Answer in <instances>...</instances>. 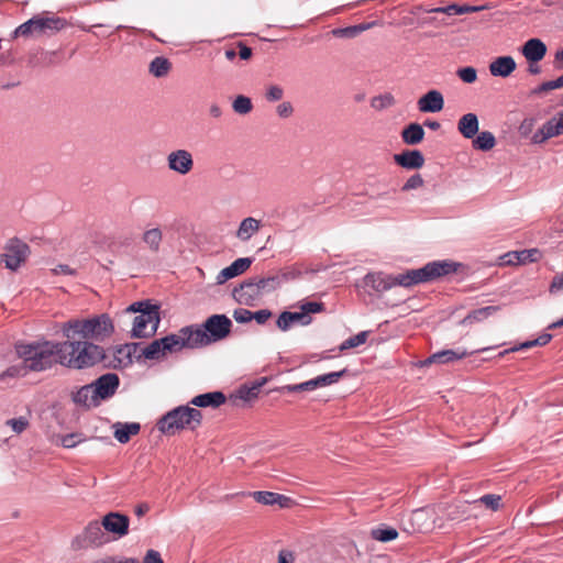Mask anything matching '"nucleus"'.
<instances>
[{
  "mask_svg": "<svg viewBox=\"0 0 563 563\" xmlns=\"http://www.w3.org/2000/svg\"><path fill=\"white\" fill-rule=\"evenodd\" d=\"M461 264L443 260L427 263L417 269H408L398 275L386 274L383 272L367 273L358 285L368 295H380L395 286L411 287L418 284L431 283L440 277L456 273Z\"/></svg>",
  "mask_w": 563,
  "mask_h": 563,
  "instance_id": "nucleus-1",
  "label": "nucleus"
},
{
  "mask_svg": "<svg viewBox=\"0 0 563 563\" xmlns=\"http://www.w3.org/2000/svg\"><path fill=\"white\" fill-rule=\"evenodd\" d=\"M15 352L27 364L31 372H43L60 364L63 342L41 340L16 344Z\"/></svg>",
  "mask_w": 563,
  "mask_h": 563,
  "instance_id": "nucleus-2",
  "label": "nucleus"
},
{
  "mask_svg": "<svg viewBox=\"0 0 563 563\" xmlns=\"http://www.w3.org/2000/svg\"><path fill=\"white\" fill-rule=\"evenodd\" d=\"M232 328V321L225 314H212L201 325L183 327L188 350L207 346L227 338Z\"/></svg>",
  "mask_w": 563,
  "mask_h": 563,
  "instance_id": "nucleus-3",
  "label": "nucleus"
},
{
  "mask_svg": "<svg viewBox=\"0 0 563 563\" xmlns=\"http://www.w3.org/2000/svg\"><path fill=\"white\" fill-rule=\"evenodd\" d=\"M63 352L60 365L75 369L95 366L106 357L102 346L87 340L67 339L63 342Z\"/></svg>",
  "mask_w": 563,
  "mask_h": 563,
  "instance_id": "nucleus-4",
  "label": "nucleus"
},
{
  "mask_svg": "<svg viewBox=\"0 0 563 563\" xmlns=\"http://www.w3.org/2000/svg\"><path fill=\"white\" fill-rule=\"evenodd\" d=\"M65 338L103 341L114 331L111 318L107 313L95 316L89 319H71L60 325Z\"/></svg>",
  "mask_w": 563,
  "mask_h": 563,
  "instance_id": "nucleus-5",
  "label": "nucleus"
},
{
  "mask_svg": "<svg viewBox=\"0 0 563 563\" xmlns=\"http://www.w3.org/2000/svg\"><path fill=\"white\" fill-rule=\"evenodd\" d=\"M202 422L199 409L189 406H178L166 412L158 421L157 429L164 434H175L180 430H196Z\"/></svg>",
  "mask_w": 563,
  "mask_h": 563,
  "instance_id": "nucleus-6",
  "label": "nucleus"
},
{
  "mask_svg": "<svg viewBox=\"0 0 563 563\" xmlns=\"http://www.w3.org/2000/svg\"><path fill=\"white\" fill-rule=\"evenodd\" d=\"M126 312H139L133 320V328L131 335L133 338H148L156 333L159 324V312L156 305H152L150 301H136L130 305Z\"/></svg>",
  "mask_w": 563,
  "mask_h": 563,
  "instance_id": "nucleus-7",
  "label": "nucleus"
},
{
  "mask_svg": "<svg viewBox=\"0 0 563 563\" xmlns=\"http://www.w3.org/2000/svg\"><path fill=\"white\" fill-rule=\"evenodd\" d=\"M183 333L181 328L176 333L152 341L147 346L141 349L137 358L143 356L146 360L159 361L165 358L167 354H176L183 350H188L186 336Z\"/></svg>",
  "mask_w": 563,
  "mask_h": 563,
  "instance_id": "nucleus-8",
  "label": "nucleus"
},
{
  "mask_svg": "<svg viewBox=\"0 0 563 563\" xmlns=\"http://www.w3.org/2000/svg\"><path fill=\"white\" fill-rule=\"evenodd\" d=\"M29 253V245L23 241L13 238L7 242L4 246V253L1 254V261L4 263L8 269L16 271L26 260Z\"/></svg>",
  "mask_w": 563,
  "mask_h": 563,
  "instance_id": "nucleus-9",
  "label": "nucleus"
},
{
  "mask_svg": "<svg viewBox=\"0 0 563 563\" xmlns=\"http://www.w3.org/2000/svg\"><path fill=\"white\" fill-rule=\"evenodd\" d=\"M108 538L102 530V525L98 521H91L85 528L82 533L78 534L71 542L74 549L97 548L104 544Z\"/></svg>",
  "mask_w": 563,
  "mask_h": 563,
  "instance_id": "nucleus-10",
  "label": "nucleus"
},
{
  "mask_svg": "<svg viewBox=\"0 0 563 563\" xmlns=\"http://www.w3.org/2000/svg\"><path fill=\"white\" fill-rule=\"evenodd\" d=\"M38 33V37H51L56 35L68 26L65 18L58 16L55 13L44 11L33 15Z\"/></svg>",
  "mask_w": 563,
  "mask_h": 563,
  "instance_id": "nucleus-11",
  "label": "nucleus"
},
{
  "mask_svg": "<svg viewBox=\"0 0 563 563\" xmlns=\"http://www.w3.org/2000/svg\"><path fill=\"white\" fill-rule=\"evenodd\" d=\"M168 168L179 175H187L194 168L192 154L187 150H176L170 152L167 157Z\"/></svg>",
  "mask_w": 563,
  "mask_h": 563,
  "instance_id": "nucleus-12",
  "label": "nucleus"
},
{
  "mask_svg": "<svg viewBox=\"0 0 563 563\" xmlns=\"http://www.w3.org/2000/svg\"><path fill=\"white\" fill-rule=\"evenodd\" d=\"M120 384L119 376L114 373H107L91 383L93 387V397L99 400H106L112 397Z\"/></svg>",
  "mask_w": 563,
  "mask_h": 563,
  "instance_id": "nucleus-13",
  "label": "nucleus"
},
{
  "mask_svg": "<svg viewBox=\"0 0 563 563\" xmlns=\"http://www.w3.org/2000/svg\"><path fill=\"white\" fill-rule=\"evenodd\" d=\"M101 525L107 532L122 538L129 532L130 519L120 512H109L103 517Z\"/></svg>",
  "mask_w": 563,
  "mask_h": 563,
  "instance_id": "nucleus-14",
  "label": "nucleus"
},
{
  "mask_svg": "<svg viewBox=\"0 0 563 563\" xmlns=\"http://www.w3.org/2000/svg\"><path fill=\"white\" fill-rule=\"evenodd\" d=\"M232 296L235 301L246 306L252 305L256 299H258L261 295L258 292L254 277L249 278L235 287L232 291Z\"/></svg>",
  "mask_w": 563,
  "mask_h": 563,
  "instance_id": "nucleus-15",
  "label": "nucleus"
},
{
  "mask_svg": "<svg viewBox=\"0 0 563 563\" xmlns=\"http://www.w3.org/2000/svg\"><path fill=\"white\" fill-rule=\"evenodd\" d=\"M417 106L423 113L440 112L444 107L443 95L435 89L429 90L418 99Z\"/></svg>",
  "mask_w": 563,
  "mask_h": 563,
  "instance_id": "nucleus-16",
  "label": "nucleus"
},
{
  "mask_svg": "<svg viewBox=\"0 0 563 563\" xmlns=\"http://www.w3.org/2000/svg\"><path fill=\"white\" fill-rule=\"evenodd\" d=\"M541 251L538 249H528L521 251H512L501 256L505 265H520L538 262L541 258Z\"/></svg>",
  "mask_w": 563,
  "mask_h": 563,
  "instance_id": "nucleus-17",
  "label": "nucleus"
},
{
  "mask_svg": "<svg viewBox=\"0 0 563 563\" xmlns=\"http://www.w3.org/2000/svg\"><path fill=\"white\" fill-rule=\"evenodd\" d=\"M253 260L251 257H240L235 260L231 265L220 271L217 276V284L222 285L231 278H234L244 272H246L252 265Z\"/></svg>",
  "mask_w": 563,
  "mask_h": 563,
  "instance_id": "nucleus-18",
  "label": "nucleus"
},
{
  "mask_svg": "<svg viewBox=\"0 0 563 563\" xmlns=\"http://www.w3.org/2000/svg\"><path fill=\"white\" fill-rule=\"evenodd\" d=\"M471 353L467 352L465 349H455V350H442L439 352H435L431 354L428 358L421 362V366H428L430 364L437 363V364H446L451 362H455L459 360H462L470 355Z\"/></svg>",
  "mask_w": 563,
  "mask_h": 563,
  "instance_id": "nucleus-19",
  "label": "nucleus"
},
{
  "mask_svg": "<svg viewBox=\"0 0 563 563\" xmlns=\"http://www.w3.org/2000/svg\"><path fill=\"white\" fill-rule=\"evenodd\" d=\"M397 165L406 169H419L424 165V156L418 150H406L394 155Z\"/></svg>",
  "mask_w": 563,
  "mask_h": 563,
  "instance_id": "nucleus-20",
  "label": "nucleus"
},
{
  "mask_svg": "<svg viewBox=\"0 0 563 563\" xmlns=\"http://www.w3.org/2000/svg\"><path fill=\"white\" fill-rule=\"evenodd\" d=\"M312 321L311 317H306L301 311H284L279 314L276 324L282 331L289 330L294 324L308 325Z\"/></svg>",
  "mask_w": 563,
  "mask_h": 563,
  "instance_id": "nucleus-21",
  "label": "nucleus"
},
{
  "mask_svg": "<svg viewBox=\"0 0 563 563\" xmlns=\"http://www.w3.org/2000/svg\"><path fill=\"white\" fill-rule=\"evenodd\" d=\"M521 53L529 63H538L545 56L547 46L539 38H530L521 47Z\"/></svg>",
  "mask_w": 563,
  "mask_h": 563,
  "instance_id": "nucleus-22",
  "label": "nucleus"
},
{
  "mask_svg": "<svg viewBox=\"0 0 563 563\" xmlns=\"http://www.w3.org/2000/svg\"><path fill=\"white\" fill-rule=\"evenodd\" d=\"M516 62L512 56H499L488 66L489 73L494 77H508L516 69Z\"/></svg>",
  "mask_w": 563,
  "mask_h": 563,
  "instance_id": "nucleus-23",
  "label": "nucleus"
},
{
  "mask_svg": "<svg viewBox=\"0 0 563 563\" xmlns=\"http://www.w3.org/2000/svg\"><path fill=\"white\" fill-rule=\"evenodd\" d=\"M262 228V221L253 218H244L235 232V238L241 242H249Z\"/></svg>",
  "mask_w": 563,
  "mask_h": 563,
  "instance_id": "nucleus-24",
  "label": "nucleus"
},
{
  "mask_svg": "<svg viewBox=\"0 0 563 563\" xmlns=\"http://www.w3.org/2000/svg\"><path fill=\"white\" fill-rule=\"evenodd\" d=\"M225 395L222 391H211L206 394H200L194 397L190 401L191 405L196 407H211L218 408L225 402Z\"/></svg>",
  "mask_w": 563,
  "mask_h": 563,
  "instance_id": "nucleus-25",
  "label": "nucleus"
},
{
  "mask_svg": "<svg viewBox=\"0 0 563 563\" xmlns=\"http://www.w3.org/2000/svg\"><path fill=\"white\" fill-rule=\"evenodd\" d=\"M479 129L478 118L475 113L462 115L457 122V130L465 139H473Z\"/></svg>",
  "mask_w": 563,
  "mask_h": 563,
  "instance_id": "nucleus-26",
  "label": "nucleus"
},
{
  "mask_svg": "<svg viewBox=\"0 0 563 563\" xmlns=\"http://www.w3.org/2000/svg\"><path fill=\"white\" fill-rule=\"evenodd\" d=\"M255 500L263 505L277 506L280 509L300 505L287 495H253Z\"/></svg>",
  "mask_w": 563,
  "mask_h": 563,
  "instance_id": "nucleus-27",
  "label": "nucleus"
},
{
  "mask_svg": "<svg viewBox=\"0 0 563 563\" xmlns=\"http://www.w3.org/2000/svg\"><path fill=\"white\" fill-rule=\"evenodd\" d=\"M93 387L91 384L80 387L76 393L73 394V401L85 408L97 407L100 402L98 398L93 397Z\"/></svg>",
  "mask_w": 563,
  "mask_h": 563,
  "instance_id": "nucleus-28",
  "label": "nucleus"
},
{
  "mask_svg": "<svg viewBox=\"0 0 563 563\" xmlns=\"http://www.w3.org/2000/svg\"><path fill=\"white\" fill-rule=\"evenodd\" d=\"M114 430V438L120 443H128L132 435L140 432L141 426L137 422H115L112 426Z\"/></svg>",
  "mask_w": 563,
  "mask_h": 563,
  "instance_id": "nucleus-29",
  "label": "nucleus"
},
{
  "mask_svg": "<svg viewBox=\"0 0 563 563\" xmlns=\"http://www.w3.org/2000/svg\"><path fill=\"white\" fill-rule=\"evenodd\" d=\"M142 242L151 253H158L163 242V231L159 227L146 229L142 234Z\"/></svg>",
  "mask_w": 563,
  "mask_h": 563,
  "instance_id": "nucleus-30",
  "label": "nucleus"
},
{
  "mask_svg": "<svg viewBox=\"0 0 563 563\" xmlns=\"http://www.w3.org/2000/svg\"><path fill=\"white\" fill-rule=\"evenodd\" d=\"M402 141L408 145L419 144L424 137V130L419 123H410L401 132Z\"/></svg>",
  "mask_w": 563,
  "mask_h": 563,
  "instance_id": "nucleus-31",
  "label": "nucleus"
},
{
  "mask_svg": "<svg viewBox=\"0 0 563 563\" xmlns=\"http://www.w3.org/2000/svg\"><path fill=\"white\" fill-rule=\"evenodd\" d=\"M499 310L498 306H487L479 309L472 310L462 321L461 323L472 324L474 322L483 321L488 317L493 316Z\"/></svg>",
  "mask_w": 563,
  "mask_h": 563,
  "instance_id": "nucleus-32",
  "label": "nucleus"
},
{
  "mask_svg": "<svg viewBox=\"0 0 563 563\" xmlns=\"http://www.w3.org/2000/svg\"><path fill=\"white\" fill-rule=\"evenodd\" d=\"M23 37L25 40L29 38H40L34 16L20 24L13 32L12 38Z\"/></svg>",
  "mask_w": 563,
  "mask_h": 563,
  "instance_id": "nucleus-33",
  "label": "nucleus"
},
{
  "mask_svg": "<svg viewBox=\"0 0 563 563\" xmlns=\"http://www.w3.org/2000/svg\"><path fill=\"white\" fill-rule=\"evenodd\" d=\"M496 145V139L489 131H482L473 137V147L478 151L487 152Z\"/></svg>",
  "mask_w": 563,
  "mask_h": 563,
  "instance_id": "nucleus-34",
  "label": "nucleus"
},
{
  "mask_svg": "<svg viewBox=\"0 0 563 563\" xmlns=\"http://www.w3.org/2000/svg\"><path fill=\"white\" fill-rule=\"evenodd\" d=\"M541 132L544 140L563 134V119L558 117L548 121L543 124Z\"/></svg>",
  "mask_w": 563,
  "mask_h": 563,
  "instance_id": "nucleus-35",
  "label": "nucleus"
},
{
  "mask_svg": "<svg viewBox=\"0 0 563 563\" xmlns=\"http://www.w3.org/2000/svg\"><path fill=\"white\" fill-rule=\"evenodd\" d=\"M169 69L170 63L163 56L155 57L150 64V73L157 78L166 76Z\"/></svg>",
  "mask_w": 563,
  "mask_h": 563,
  "instance_id": "nucleus-36",
  "label": "nucleus"
},
{
  "mask_svg": "<svg viewBox=\"0 0 563 563\" xmlns=\"http://www.w3.org/2000/svg\"><path fill=\"white\" fill-rule=\"evenodd\" d=\"M254 279L261 296L265 292H271L280 287L279 277H277L276 275L263 278L254 277Z\"/></svg>",
  "mask_w": 563,
  "mask_h": 563,
  "instance_id": "nucleus-37",
  "label": "nucleus"
},
{
  "mask_svg": "<svg viewBox=\"0 0 563 563\" xmlns=\"http://www.w3.org/2000/svg\"><path fill=\"white\" fill-rule=\"evenodd\" d=\"M371 536L374 540L389 542L398 537V531L391 527H378L372 530Z\"/></svg>",
  "mask_w": 563,
  "mask_h": 563,
  "instance_id": "nucleus-38",
  "label": "nucleus"
},
{
  "mask_svg": "<svg viewBox=\"0 0 563 563\" xmlns=\"http://www.w3.org/2000/svg\"><path fill=\"white\" fill-rule=\"evenodd\" d=\"M30 371L27 367V364L23 361L21 364H15L9 366L4 372L0 374V380L10 377V378H16V377H23L25 376Z\"/></svg>",
  "mask_w": 563,
  "mask_h": 563,
  "instance_id": "nucleus-39",
  "label": "nucleus"
},
{
  "mask_svg": "<svg viewBox=\"0 0 563 563\" xmlns=\"http://www.w3.org/2000/svg\"><path fill=\"white\" fill-rule=\"evenodd\" d=\"M261 386V384L243 385L238 389L235 397L244 401H251L257 398Z\"/></svg>",
  "mask_w": 563,
  "mask_h": 563,
  "instance_id": "nucleus-40",
  "label": "nucleus"
},
{
  "mask_svg": "<svg viewBox=\"0 0 563 563\" xmlns=\"http://www.w3.org/2000/svg\"><path fill=\"white\" fill-rule=\"evenodd\" d=\"M233 111L238 114H247L252 111L253 104L249 97L239 95L232 102Z\"/></svg>",
  "mask_w": 563,
  "mask_h": 563,
  "instance_id": "nucleus-41",
  "label": "nucleus"
},
{
  "mask_svg": "<svg viewBox=\"0 0 563 563\" xmlns=\"http://www.w3.org/2000/svg\"><path fill=\"white\" fill-rule=\"evenodd\" d=\"M500 495H482L478 499L472 501L475 505H484L487 509L496 511L500 507Z\"/></svg>",
  "mask_w": 563,
  "mask_h": 563,
  "instance_id": "nucleus-42",
  "label": "nucleus"
},
{
  "mask_svg": "<svg viewBox=\"0 0 563 563\" xmlns=\"http://www.w3.org/2000/svg\"><path fill=\"white\" fill-rule=\"evenodd\" d=\"M368 332L367 331H361L356 335L350 336L345 341L342 342L340 345V351H345L349 349L357 347L362 344H364L367 340Z\"/></svg>",
  "mask_w": 563,
  "mask_h": 563,
  "instance_id": "nucleus-43",
  "label": "nucleus"
},
{
  "mask_svg": "<svg viewBox=\"0 0 563 563\" xmlns=\"http://www.w3.org/2000/svg\"><path fill=\"white\" fill-rule=\"evenodd\" d=\"M346 374V369H342L339 372H331L327 374H322L317 376L319 387H325L333 385L340 380Z\"/></svg>",
  "mask_w": 563,
  "mask_h": 563,
  "instance_id": "nucleus-44",
  "label": "nucleus"
},
{
  "mask_svg": "<svg viewBox=\"0 0 563 563\" xmlns=\"http://www.w3.org/2000/svg\"><path fill=\"white\" fill-rule=\"evenodd\" d=\"M395 104V98L390 93L376 96L372 99L371 106L376 110H383Z\"/></svg>",
  "mask_w": 563,
  "mask_h": 563,
  "instance_id": "nucleus-45",
  "label": "nucleus"
},
{
  "mask_svg": "<svg viewBox=\"0 0 563 563\" xmlns=\"http://www.w3.org/2000/svg\"><path fill=\"white\" fill-rule=\"evenodd\" d=\"M485 5H459V4H450L449 10H451V15H460L471 12H478L484 10Z\"/></svg>",
  "mask_w": 563,
  "mask_h": 563,
  "instance_id": "nucleus-46",
  "label": "nucleus"
},
{
  "mask_svg": "<svg viewBox=\"0 0 563 563\" xmlns=\"http://www.w3.org/2000/svg\"><path fill=\"white\" fill-rule=\"evenodd\" d=\"M284 97V89L278 85H271L266 88L265 99L268 102H276Z\"/></svg>",
  "mask_w": 563,
  "mask_h": 563,
  "instance_id": "nucleus-47",
  "label": "nucleus"
},
{
  "mask_svg": "<svg viewBox=\"0 0 563 563\" xmlns=\"http://www.w3.org/2000/svg\"><path fill=\"white\" fill-rule=\"evenodd\" d=\"M324 310V303L318 301H306L300 306V311L310 317V313H318Z\"/></svg>",
  "mask_w": 563,
  "mask_h": 563,
  "instance_id": "nucleus-48",
  "label": "nucleus"
},
{
  "mask_svg": "<svg viewBox=\"0 0 563 563\" xmlns=\"http://www.w3.org/2000/svg\"><path fill=\"white\" fill-rule=\"evenodd\" d=\"M456 74L459 78L466 84H473L477 79V71L471 66L460 68Z\"/></svg>",
  "mask_w": 563,
  "mask_h": 563,
  "instance_id": "nucleus-49",
  "label": "nucleus"
},
{
  "mask_svg": "<svg viewBox=\"0 0 563 563\" xmlns=\"http://www.w3.org/2000/svg\"><path fill=\"white\" fill-rule=\"evenodd\" d=\"M423 185V179L420 174H415L410 176L407 181L402 186L404 191H409L412 189H417Z\"/></svg>",
  "mask_w": 563,
  "mask_h": 563,
  "instance_id": "nucleus-50",
  "label": "nucleus"
},
{
  "mask_svg": "<svg viewBox=\"0 0 563 563\" xmlns=\"http://www.w3.org/2000/svg\"><path fill=\"white\" fill-rule=\"evenodd\" d=\"M7 423L9 426H11V428L13 429V431L15 433L23 432L26 429V427L29 426V421L24 417H19V418L10 419V420L7 421Z\"/></svg>",
  "mask_w": 563,
  "mask_h": 563,
  "instance_id": "nucleus-51",
  "label": "nucleus"
},
{
  "mask_svg": "<svg viewBox=\"0 0 563 563\" xmlns=\"http://www.w3.org/2000/svg\"><path fill=\"white\" fill-rule=\"evenodd\" d=\"M233 318L238 323H246L253 320L252 311L244 308L235 309L233 312Z\"/></svg>",
  "mask_w": 563,
  "mask_h": 563,
  "instance_id": "nucleus-52",
  "label": "nucleus"
},
{
  "mask_svg": "<svg viewBox=\"0 0 563 563\" xmlns=\"http://www.w3.org/2000/svg\"><path fill=\"white\" fill-rule=\"evenodd\" d=\"M364 29L365 26H349L344 29H334L332 33L334 36H354L358 31Z\"/></svg>",
  "mask_w": 563,
  "mask_h": 563,
  "instance_id": "nucleus-53",
  "label": "nucleus"
},
{
  "mask_svg": "<svg viewBox=\"0 0 563 563\" xmlns=\"http://www.w3.org/2000/svg\"><path fill=\"white\" fill-rule=\"evenodd\" d=\"M276 276L279 277V284L282 286L286 282L297 279L300 276V272L291 268V269L282 272L280 274H277Z\"/></svg>",
  "mask_w": 563,
  "mask_h": 563,
  "instance_id": "nucleus-54",
  "label": "nucleus"
},
{
  "mask_svg": "<svg viewBox=\"0 0 563 563\" xmlns=\"http://www.w3.org/2000/svg\"><path fill=\"white\" fill-rule=\"evenodd\" d=\"M300 391H307L303 382L299 384L284 385L279 388V393L282 394H294Z\"/></svg>",
  "mask_w": 563,
  "mask_h": 563,
  "instance_id": "nucleus-55",
  "label": "nucleus"
},
{
  "mask_svg": "<svg viewBox=\"0 0 563 563\" xmlns=\"http://www.w3.org/2000/svg\"><path fill=\"white\" fill-rule=\"evenodd\" d=\"M276 112L280 118H289L294 112V108L290 102L286 101L277 106Z\"/></svg>",
  "mask_w": 563,
  "mask_h": 563,
  "instance_id": "nucleus-56",
  "label": "nucleus"
},
{
  "mask_svg": "<svg viewBox=\"0 0 563 563\" xmlns=\"http://www.w3.org/2000/svg\"><path fill=\"white\" fill-rule=\"evenodd\" d=\"M143 563H164V561L158 551L150 549L145 553Z\"/></svg>",
  "mask_w": 563,
  "mask_h": 563,
  "instance_id": "nucleus-57",
  "label": "nucleus"
},
{
  "mask_svg": "<svg viewBox=\"0 0 563 563\" xmlns=\"http://www.w3.org/2000/svg\"><path fill=\"white\" fill-rule=\"evenodd\" d=\"M76 433H69L60 438V444L66 449L75 448L80 440H77Z\"/></svg>",
  "mask_w": 563,
  "mask_h": 563,
  "instance_id": "nucleus-58",
  "label": "nucleus"
},
{
  "mask_svg": "<svg viewBox=\"0 0 563 563\" xmlns=\"http://www.w3.org/2000/svg\"><path fill=\"white\" fill-rule=\"evenodd\" d=\"M252 317L258 324H264L272 317V312L268 309H261L252 312Z\"/></svg>",
  "mask_w": 563,
  "mask_h": 563,
  "instance_id": "nucleus-59",
  "label": "nucleus"
},
{
  "mask_svg": "<svg viewBox=\"0 0 563 563\" xmlns=\"http://www.w3.org/2000/svg\"><path fill=\"white\" fill-rule=\"evenodd\" d=\"M551 294H559L563 291V275L555 276L549 288Z\"/></svg>",
  "mask_w": 563,
  "mask_h": 563,
  "instance_id": "nucleus-60",
  "label": "nucleus"
},
{
  "mask_svg": "<svg viewBox=\"0 0 563 563\" xmlns=\"http://www.w3.org/2000/svg\"><path fill=\"white\" fill-rule=\"evenodd\" d=\"M295 554L289 550H282L278 553V563H294Z\"/></svg>",
  "mask_w": 563,
  "mask_h": 563,
  "instance_id": "nucleus-61",
  "label": "nucleus"
},
{
  "mask_svg": "<svg viewBox=\"0 0 563 563\" xmlns=\"http://www.w3.org/2000/svg\"><path fill=\"white\" fill-rule=\"evenodd\" d=\"M140 343H131L125 344L123 347L119 350V353H126L129 357H131L132 353H136L137 349H140Z\"/></svg>",
  "mask_w": 563,
  "mask_h": 563,
  "instance_id": "nucleus-62",
  "label": "nucleus"
},
{
  "mask_svg": "<svg viewBox=\"0 0 563 563\" xmlns=\"http://www.w3.org/2000/svg\"><path fill=\"white\" fill-rule=\"evenodd\" d=\"M239 48H240L239 55H240L241 59L246 60L252 56V49L249 46H246L245 44L239 43Z\"/></svg>",
  "mask_w": 563,
  "mask_h": 563,
  "instance_id": "nucleus-63",
  "label": "nucleus"
},
{
  "mask_svg": "<svg viewBox=\"0 0 563 563\" xmlns=\"http://www.w3.org/2000/svg\"><path fill=\"white\" fill-rule=\"evenodd\" d=\"M552 340V334L544 332L534 339L537 346L547 345Z\"/></svg>",
  "mask_w": 563,
  "mask_h": 563,
  "instance_id": "nucleus-64",
  "label": "nucleus"
}]
</instances>
